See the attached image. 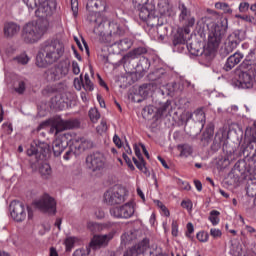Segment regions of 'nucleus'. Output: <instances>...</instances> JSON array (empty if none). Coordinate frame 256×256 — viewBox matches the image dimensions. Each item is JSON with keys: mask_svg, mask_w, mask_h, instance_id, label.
Returning a JSON list of instances; mask_svg holds the SVG:
<instances>
[{"mask_svg": "<svg viewBox=\"0 0 256 256\" xmlns=\"http://www.w3.org/2000/svg\"><path fill=\"white\" fill-rule=\"evenodd\" d=\"M198 25L202 33H208L207 47L203 48V44L197 40L187 44V49L191 55L199 57L205 55L211 59L215 55V51L219 49L221 41L225 38L229 22L226 17L221 16L217 12H212L198 21Z\"/></svg>", "mask_w": 256, "mask_h": 256, "instance_id": "f257e3e1", "label": "nucleus"}, {"mask_svg": "<svg viewBox=\"0 0 256 256\" xmlns=\"http://www.w3.org/2000/svg\"><path fill=\"white\" fill-rule=\"evenodd\" d=\"M65 55V44L60 40L45 41L36 56V65L42 69L57 63Z\"/></svg>", "mask_w": 256, "mask_h": 256, "instance_id": "f03ea898", "label": "nucleus"}, {"mask_svg": "<svg viewBox=\"0 0 256 256\" xmlns=\"http://www.w3.org/2000/svg\"><path fill=\"white\" fill-rule=\"evenodd\" d=\"M97 29L99 30L102 40L107 45H118L119 49H129L130 44L128 39L121 40V37L125 35V30L115 22H100Z\"/></svg>", "mask_w": 256, "mask_h": 256, "instance_id": "7ed1b4c3", "label": "nucleus"}, {"mask_svg": "<svg viewBox=\"0 0 256 256\" xmlns=\"http://www.w3.org/2000/svg\"><path fill=\"white\" fill-rule=\"evenodd\" d=\"M87 139L84 137L75 136L71 133H64L59 135L52 143V149L55 157H59L69 147V145H74L75 149L78 151L87 149Z\"/></svg>", "mask_w": 256, "mask_h": 256, "instance_id": "20e7f679", "label": "nucleus"}, {"mask_svg": "<svg viewBox=\"0 0 256 256\" xmlns=\"http://www.w3.org/2000/svg\"><path fill=\"white\" fill-rule=\"evenodd\" d=\"M50 126V133H61V131H67V129H79L81 127V122L79 119H70V120H63L60 117L54 118L52 120H46L42 122L37 130L41 131V129H45V127Z\"/></svg>", "mask_w": 256, "mask_h": 256, "instance_id": "39448f33", "label": "nucleus"}, {"mask_svg": "<svg viewBox=\"0 0 256 256\" xmlns=\"http://www.w3.org/2000/svg\"><path fill=\"white\" fill-rule=\"evenodd\" d=\"M47 32V26L38 21L28 22L22 30V39L25 43H37Z\"/></svg>", "mask_w": 256, "mask_h": 256, "instance_id": "423d86ee", "label": "nucleus"}, {"mask_svg": "<svg viewBox=\"0 0 256 256\" xmlns=\"http://www.w3.org/2000/svg\"><path fill=\"white\" fill-rule=\"evenodd\" d=\"M115 237V231H111L104 235H94L90 241L89 248L77 249L74 251L73 256H89L91 249L97 250L103 247H107L109 242Z\"/></svg>", "mask_w": 256, "mask_h": 256, "instance_id": "0eeeda50", "label": "nucleus"}, {"mask_svg": "<svg viewBox=\"0 0 256 256\" xmlns=\"http://www.w3.org/2000/svg\"><path fill=\"white\" fill-rule=\"evenodd\" d=\"M232 83L238 89H251L253 87V76L249 72L241 70V68H236Z\"/></svg>", "mask_w": 256, "mask_h": 256, "instance_id": "6e6552de", "label": "nucleus"}, {"mask_svg": "<svg viewBox=\"0 0 256 256\" xmlns=\"http://www.w3.org/2000/svg\"><path fill=\"white\" fill-rule=\"evenodd\" d=\"M169 107H171V101H166L159 108L149 105L143 108L142 115L144 119H155L157 121L164 115H167Z\"/></svg>", "mask_w": 256, "mask_h": 256, "instance_id": "1a4fd4ad", "label": "nucleus"}, {"mask_svg": "<svg viewBox=\"0 0 256 256\" xmlns=\"http://www.w3.org/2000/svg\"><path fill=\"white\" fill-rule=\"evenodd\" d=\"M69 74V66L68 65H54L50 68H48L44 74L43 77L45 81L48 83H55V81H60L65 77L66 75Z\"/></svg>", "mask_w": 256, "mask_h": 256, "instance_id": "9d476101", "label": "nucleus"}, {"mask_svg": "<svg viewBox=\"0 0 256 256\" xmlns=\"http://www.w3.org/2000/svg\"><path fill=\"white\" fill-rule=\"evenodd\" d=\"M126 195L124 188L113 187L104 193V201L107 205H121V203H125Z\"/></svg>", "mask_w": 256, "mask_h": 256, "instance_id": "9b49d317", "label": "nucleus"}, {"mask_svg": "<svg viewBox=\"0 0 256 256\" xmlns=\"http://www.w3.org/2000/svg\"><path fill=\"white\" fill-rule=\"evenodd\" d=\"M36 8V17L47 19V17H52L55 11H57V0H43Z\"/></svg>", "mask_w": 256, "mask_h": 256, "instance_id": "f8f14e48", "label": "nucleus"}, {"mask_svg": "<svg viewBox=\"0 0 256 256\" xmlns=\"http://www.w3.org/2000/svg\"><path fill=\"white\" fill-rule=\"evenodd\" d=\"M110 214L115 219H131L135 215V204L127 202L122 206H116L110 209Z\"/></svg>", "mask_w": 256, "mask_h": 256, "instance_id": "ddd939ff", "label": "nucleus"}, {"mask_svg": "<svg viewBox=\"0 0 256 256\" xmlns=\"http://www.w3.org/2000/svg\"><path fill=\"white\" fill-rule=\"evenodd\" d=\"M147 53V48L145 47H138L131 51H129L126 55L123 56L121 59V63L126 71V73H132L133 69L135 67H131V61L133 59H137L138 57H141V55H145Z\"/></svg>", "mask_w": 256, "mask_h": 256, "instance_id": "4468645a", "label": "nucleus"}, {"mask_svg": "<svg viewBox=\"0 0 256 256\" xmlns=\"http://www.w3.org/2000/svg\"><path fill=\"white\" fill-rule=\"evenodd\" d=\"M33 205L36 209L43 211V213L55 214L57 203L53 197L49 196V194H44L40 199L35 200Z\"/></svg>", "mask_w": 256, "mask_h": 256, "instance_id": "2eb2a0df", "label": "nucleus"}, {"mask_svg": "<svg viewBox=\"0 0 256 256\" xmlns=\"http://www.w3.org/2000/svg\"><path fill=\"white\" fill-rule=\"evenodd\" d=\"M86 166L90 171H101L105 167V157L99 152H95L86 157Z\"/></svg>", "mask_w": 256, "mask_h": 256, "instance_id": "dca6fc26", "label": "nucleus"}, {"mask_svg": "<svg viewBox=\"0 0 256 256\" xmlns=\"http://www.w3.org/2000/svg\"><path fill=\"white\" fill-rule=\"evenodd\" d=\"M11 217L14 221L21 222L27 218V212H25V204L21 201L14 200L10 204Z\"/></svg>", "mask_w": 256, "mask_h": 256, "instance_id": "f3484780", "label": "nucleus"}, {"mask_svg": "<svg viewBox=\"0 0 256 256\" xmlns=\"http://www.w3.org/2000/svg\"><path fill=\"white\" fill-rule=\"evenodd\" d=\"M178 9L180 11L179 22L182 23L184 27H193V25H195V16L191 14V10L183 3H179Z\"/></svg>", "mask_w": 256, "mask_h": 256, "instance_id": "a211bd4d", "label": "nucleus"}, {"mask_svg": "<svg viewBox=\"0 0 256 256\" xmlns=\"http://www.w3.org/2000/svg\"><path fill=\"white\" fill-rule=\"evenodd\" d=\"M137 8L139 9V17L142 21L155 19V5L145 4Z\"/></svg>", "mask_w": 256, "mask_h": 256, "instance_id": "6ab92c4d", "label": "nucleus"}, {"mask_svg": "<svg viewBox=\"0 0 256 256\" xmlns=\"http://www.w3.org/2000/svg\"><path fill=\"white\" fill-rule=\"evenodd\" d=\"M246 137H248V147L254 149L252 159L256 161V122H254L252 127L246 129Z\"/></svg>", "mask_w": 256, "mask_h": 256, "instance_id": "aec40b11", "label": "nucleus"}, {"mask_svg": "<svg viewBox=\"0 0 256 256\" xmlns=\"http://www.w3.org/2000/svg\"><path fill=\"white\" fill-rule=\"evenodd\" d=\"M245 57L241 52H235L233 55L227 58V61L224 65V71H231L236 65L241 63V60Z\"/></svg>", "mask_w": 256, "mask_h": 256, "instance_id": "412c9836", "label": "nucleus"}, {"mask_svg": "<svg viewBox=\"0 0 256 256\" xmlns=\"http://www.w3.org/2000/svg\"><path fill=\"white\" fill-rule=\"evenodd\" d=\"M241 43V39L239 38V34L232 33L228 36L226 40L225 50L227 53H231L234 49H237V46Z\"/></svg>", "mask_w": 256, "mask_h": 256, "instance_id": "4be33fe9", "label": "nucleus"}, {"mask_svg": "<svg viewBox=\"0 0 256 256\" xmlns=\"http://www.w3.org/2000/svg\"><path fill=\"white\" fill-rule=\"evenodd\" d=\"M158 11L162 17H173L175 15L173 7H171L168 0H161L158 3Z\"/></svg>", "mask_w": 256, "mask_h": 256, "instance_id": "5701e85b", "label": "nucleus"}, {"mask_svg": "<svg viewBox=\"0 0 256 256\" xmlns=\"http://www.w3.org/2000/svg\"><path fill=\"white\" fill-rule=\"evenodd\" d=\"M20 29L19 25L13 22H8L4 25V35L6 37H13V35H17V33H19Z\"/></svg>", "mask_w": 256, "mask_h": 256, "instance_id": "b1692460", "label": "nucleus"}, {"mask_svg": "<svg viewBox=\"0 0 256 256\" xmlns=\"http://www.w3.org/2000/svg\"><path fill=\"white\" fill-rule=\"evenodd\" d=\"M13 89L18 95H23L27 89V79L18 78L13 84Z\"/></svg>", "mask_w": 256, "mask_h": 256, "instance_id": "393cba45", "label": "nucleus"}, {"mask_svg": "<svg viewBox=\"0 0 256 256\" xmlns=\"http://www.w3.org/2000/svg\"><path fill=\"white\" fill-rule=\"evenodd\" d=\"M150 67L151 62L149 61V58L141 57L138 64L136 65V71H138V73H147Z\"/></svg>", "mask_w": 256, "mask_h": 256, "instance_id": "a878e982", "label": "nucleus"}, {"mask_svg": "<svg viewBox=\"0 0 256 256\" xmlns=\"http://www.w3.org/2000/svg\"><path fill=\"white\" fill-rule=\"evenodd\" d=\"M178 149L180 151V157H189L193 155V147L189 144H182L178 146Z\"/></svg>", "mask_w": 256, "mask_h": 256, "instance_id": "bb28decb", "label": "nucleus"}, {"mask_svg": "<svg viewBox=\"0 0 256 256\" xmlns=\"http://www.w3.org/2000/svg\"><path fill=\"white\" fill-rule=\"evenodd\" d=\"M219 215H221V212L217 210L210 211V216L208 217V220L213 225V227L217 226V224L220 223L221 219L219 218Z\"/></svg>", "mask_w": 256, "mask_h": 256, "instance_id": "cd10ccee", "label": "nucleus"}, {"mask_svg": "<svg viewBox=\"0 0 256 256\" xmlns=\"http://www.w3.org/2000/svg\"><path fill=\"white\" fill-rule=\"evenodd\" d=\"M13 61H15V63H18V65H27V63H29L30 61V58L27 53H22L14 57Z\"/></svg>", "mask_w": 256, "mask_h": 256, "instance_id": "c85d7f7f", "label": "nucleus"}, {"mask_svg": "<svg viewBox=\"0 0 256 256\" xmlns=\"http://www.w3.org/2000/svg\"><path fill=\"white\" fill-rule=\"evenodd\" d=\"M22 1L30 11L37 9V7H39V5L43 3V0H22Z\"/></svg>", "mask_w": 256, "mask_h": 256, "instance_id": "c756f323", "label": "nucleus"}, {"mask_svg": "<svg viewBox=\"0 0 256 256\" xmlns=\"http://www.w3.org/2000/svg\"><path fill=\"white\" fill-rule=\"evenodd\" d=\"M221 143H223V135L221 133H217L214 137L212 149L214 151H218V149H221Z\"/></svg>", "mask_w": 256, "mask_h": 256, "instance_id": "7c9ffc66", "label": "nucleus"}, {"mask_svg": "<svg viewBox=\"0 0 256 256\" xmlns=\"http://www.w3.org/2000/svg\"><path fill=\"white\" fill-rule=\"evenodd\" d=\"M39 171L44 179H49V176L51 175V166L48 163H45L39 168Z\"/></svg>", "mask_w": 256, "mask_h": 256, "instance_id": "2f4dec72", "label": "nucleus"}, {"mask_svg": "<svg viewBox=\"0 0 256 256\" xmlns=\"http://www.w3.org/2000/svg\"><path fill=\"white\" fill-rule=\"evenodd\" d=\"M216 9H220L223 11V13H227L228 15H231L233 13V9L229 6V4L225 2H218L215 4Z\"/></svg>", "mask_w": 256, "mask_h": 256, "instance_id": "473e14b6", "label": "nucleus"}, {"mask_svg": "<svg viewBox=\"0 0 256 256\" xmlns=\"http://www.w3.org/2000/svg\"><path fill=\"white\" fill-rule=\"evenodd\" d=\"M88 115H89L90 121L92 123H97V121H99V119H101V114L99 113V110H97V108H91L89 110Z\"/></svg>", "mask_w": 256, "mask_h": 256, "instance_id": "72a5a7b5", "label": "nucleus"}, {"mask_svg": "<svg viewBox=\"0 0 256 256\" xmlns=\"http://www.w3.org/2000/svg\"><path fill=\"white\" fill-rule=\"evenodd\" d=\"M162 75H165V70L163 68H159L154 72L150 73L149 78L152 81H157L158 79H161Z\"/></svg>", "mask_w": 256, "mask_h": 256, "instance_id": "f704fd0d", "label": "nucleus"}, {"mask_svg": "<svg viewBox=\"0 0 256 256\" xmlns=\"http://www.w3.org/2000/svg\"><path fill=\"white\" fill-rule=\"evenodd\" d=\"M82 86L85 89V91H93L94 86L93 82H91V79L89 78V74H85L84 83H82Z\"/></svg>", "mask_w": 256, "mask_h": 256, "instance_id": "c9c22d12", "label": "nucleus"}, {"mask_svg": "<svg viewBox=\"0 0 256 256\" xmlns=\"http://www.w3.org/2000/svg\"><path fill=\"white\" fill-rule=\"evenodd\" d=\"M186 40L183 34H176L173 39V45L174 47H177V45H185Z\"/></svg>", "mask_w": 256, "mask_h": 256, "instance_id": "e433bc0d", "label": "nucleus"}, {"mask_svg": "<svg viewBox=\"0 0 256 256\" xmlns=\"http://www.w3.org/2000/svg\"><path fill=\"white\" fill-rule=\"evenodd\" d=\"M196 238L198 241H200V243H207V241H209V233L200 231L196 234Z\"/></svg>", "mask_w": 256, "mask_h": 256, "instance_id": "4c0bfd02", "label": "nucleus"}, {"mask_svg": "<svg viewBox=\"0 0 256 256\" xmlns=\"http://www.w3.org/2000/svg\"><path fill=\"white\" fill-rule=\"evenodd\" d=\"M194 115L196 117V121L198 123H201L203 125V123H205V112H203V110L198 109L194 112Z\"/></svg>", "mask_w": 256, "mask_h": 256, "instance_id": "58836bf2", "label": "nucleus"}, {"mask_svg": "<svg viewBox=\"0 0 256 256\" xmlns=\"http://www.w3.org/2000/svg\"><path fill=\"white\" fill-rule=\"evenodd\" d=\"M121 239L122 241H125V243H131V241L136 239V235L134 232H127L122 235Z\"/></svg>", "mask_w": 256, "mask_h": 256, "instance_id": "ea45409f", "label": "nucleus"}, {"mask_svg": "<svg viewBox=\"0 0 256 256\" xmlns=\"http://www.w3.org/2000/svg\"><path fill=\"white\" fill-rule=\"evenodd\" d=\"M149 89H151V85L143 84L139 87V95H141V97H147L149 95Z\"/></svg>", "mask_w": 256, "mask_h": 256, "instance_id": "a19ab883", "label": "nucleus"}, {"mask_svg": "<svg viewBox=\"0 0 256 256\" xmlns=\"http://www.w3.org/2000/svg\"><path fill=\"white\" fill-rule=\"evenodd\" d=\"M75 241L76 238L75 237H68L65 239V246H66V251H71V249H73V247H75Z\"/></svg>", "mask_w": 256, "mask_h": 256, "instance_id": "79ce46f5", "label": "nucleus"}, {"mask_svg": "<svg viewBox=\"0 0 256 256\" xmlns=\"http://www.w3.org/2000/svg\"><path fill=\"white\" fill-rule=\"evenodd\" d=\"M134 165H136L137 169H139L140 171H143V169H145V159L144 158H140L137 160V158L133 157L132 158Z\"/></svg>", "mask_w": 256, "mask_h": 256, "instance_id": "37998d69", "label": "nucleus"}, {"mask_svg": "<svg viewBox=\"0 0 256 256\" xmlns=\"http://www.w3.org/2000/svg\"><path fill=\"white\" fill-rule=\"evenodd\" d=\"M210 235L213 239H221V237H223V232L219 228H211Z\"/></svg>", "mask_w": 256, "mask_h": 256, "instance_id": "c03bdc74", "label": "nucleus"}, {"mask_svg": "<svg viewBox=\"0 0 256 256\" xmlns=\"http://www.w3.org/2000/svg\"><path fill=\"white\" fill-rule=\"evenodd\" d=\"M71 10L74 17H77L79 14V1L78 0H71Z\"/></svg>", "mask_w": 256, "mask_h": 256, "instance_id": "a18cd8bd", "label": "nucleus"}, {"mask_svg": "<svg viewBox=\"0 0 256 256\" xmlns=\"http://www.w3.org/2000/svg\"><path fill=\"white\" fill-rule=\"evenodd\" d=\"M107 129H109V126H107V120H101L100 125L97 126V132L105 133Z\"/></svg>", "mask_w": 256, "mask_h": 256, "instance_id": "49530a36", "label": "nucleus"}, {"mask_svg": "<svg viewBox=\"0 0 256 256\" xmlns=\"http://www.w3.org/2000/svg\"><path fill=\"white\" fill-rule=\"evenodd\" d=\"M181 207H183V209H187V211H192L193 202L191 200H183L181 202Z\"/></svg>", "mask_w": 256, "mask_h": 256, "instance_id": "de8ad7c7", "label": "nucleus"}, {"mask_svg": "<svg viewBox=\"0 0 256 256\" xmlns=\"http://www.w3.org/2000/svg\"><path fill=\"white\" fill-rule=\"evenodd\" d=\"M39 153V147L37 145L31 144L30 148L27 150V155L32 157V155H37Z\"/></svg>", "mask_w": 256, "mask_h": 256, "instance_id": "09e8293b", "label": "nucleus"}, {"mask_svg": "<svg viewBox=\"0 0 256 256\" xmlns=\"http://www.w3.org/2000/svg\"><path fill=\"white\" fill-rule=\"evenodd\" d=\"M69 150L64 154L63 159H65V161H69L71 155H75V152L73 151V149H75V145H68Z\"/></svg>", "mask_w": 256, "mask_h": 256, "instance_id": "8fccbe9b", "label": "nucleus"}, {"mask_svg": "<svg viewBox=\"0 0 256 256\" xmlns=\"http://www.w3.org/2000/svg\"><path fill=\"white\" fill-rule=\"evenodd\" d=\"M171 229L173 237H177V235H179V225L177 224V221L174 220L172 222Z\"/></svg>", "mask_w": 256, "mask_h": 256, "instance_id": "3c124183", "label": "nucleus"}, {"mask_svg": "<svg viewBox=\"0 0 256 256\" xmlns=\"http://www.w3.org/2000/svg\"><path fill=\"white\" fill-rule=\"evenodd\" d=\"M72 73L74 75H79V73H81V68L79 67V63H77V61H72Z\"/></svg>", "mask_w": 256, "mask_h": 256, "instance_id": "603ef678", "label": "nucleus"}, {"mask_svg": "<svg viewBox=\"0 0 256 256\" xmlns=\"http://www.w3.org/2000/svg\"><path fill=\"white\" fill-rule=\"evenodd\" d=\"M3 129H4V133H6V135H11L13 133V125L9 124V123H4L2 125Z\"/></svg>", "mask_w": 256, "mask_h": 256, "instance_id": "864d4df0", "label": "nucleus"}, {"mask_svg": "<svg viewBox=\"0 0 256 256\" xmlns=\"http://www.w3.org/2000/svg\"><path fill=\"white\" fill-rule=\"evenodd\" d=\"M187 232H186V237L191 239V234L195 231V227L193 226V223L189 222L186 226Z\"/></svg>", "mask_w": 256, "mask_h": 256, "instance_id": "5fc2aeb1", "label": "nucleus"}, {"mask_svg": "<svg viewBox=\"0 0 256 256\" xmlns=\"http://www.w3.org/2000/svg\"><path fill=\"white\" fill-rule=\"evenodd\" d=\"M239 11H240V13H247V11H249V3L241 2L239 4Z\"/></svg>", "mask_w": 256, "mask_h": 256, "instance_id": "6e6d98bb", "label": "nucleus"}, {"mask_svg": "<svg viewBox=\"0 0 256 256\" xmlns=\"http://www.w3.org/2000/svg\"><path fill=\"white\" fill-rule=\"evenodd\" d=\"M113 143L118 147V149H121L123 147V142L121 141V138L117 134L113 137Z\"/></svg>", "mask_w": 256, "mask_h": 256, "instance_id": "4d7b16f0", "label": "nucleus"}, {"mask_svg": "<svg viewBox=\"0 0 256 256\" xmlns=\"http://www.w3.org/2000/svg\"><path fill=\"white\" fill-rule=\"evenodd\" d=\"M135 7H141L143 5H150L149 0H133Z\"/></svg>", "mask_w": 256, "mask_h": 256, "instance_id": "13d9d810", "label": "nucleus"}, {"mask_svg": "<svg viewBox=\"0 0 256 256\" xmlns=\"http://www.w3.org/2000/svg\"><path fill=\"white\" fill-rule=\"evenodd\" d=\"M87 227H88V229H90V231H97V229H99V223L88 222Z\"/></svg>", "mask_w": 256, "mask_h": 256, "instance_id": "bf43d9fd", "label": "nucleus"}, {"mask_svg": "<svg viewBox=\"0 0 256 256\" xmlns=\"http://www.w3.org/2000/svg\"><path fill=\"white\" fill-rule=\"evenodd\" d=\"M101 0H96L94 2L95 9H99L100 11H105V4H102Z\"/></svg>", "mask_w": 256, "mask_h": 256, "instance_id": "052dcab7", "label": "nucleus"}, {"mask_svg": "<svg viewBox=\"0 0 256 256\" xmlns=\"http://www.w3.org/2000/svg\"><path fill=\"white\" fill-rule=\"evenodd\" d=\"M134 151L138 159H143V155L141 154V149L137 147V144L134 145Z\"/></svg>", "mask_w": 256, "mask_h": 256, "instance_id": "680f3d73", "label": "nucleus"}, {"mask_svg": "<svg viewBox=\"0 0 256 256\" xmlns=\"http://www.w3.org/2000/svg\"><path fill=\"white\" fill-rule=\"evenodd\" d=\"M74 85L77 91H81V85H83V80L75 79Z\"/></svg>", "mask_w": 256, "mask_h": 256, "instance_id": "e2e57ef3", "label": "nucleus"}, {"mask_svg": "<svg viewBox=\"0 0 256 256\" xmlns=\"http://www.w3.org/2000/svg\"><path fill=\"white\" fill-rule=\"evenodd\" d=\"M194 185L197 191H203V184L199 180H194Z\"/></svg>", "mask_w": 256, "mask_h": 256, "instance_id": "0e129e2a", "label": "nucleus"}, {"mask_svg": "<svg viewBox=\"0 0 256 256\" xmlns=\"http://www.w3.org/2000/svg\"><path fill=\"white\" fill-rule=\"evenodd\" d=\"M158 161H160V163L164 167V169H169V165L167 164V161H165V159H163V157L158 156Z\"/></svg>", "mask_w": 256, "mask_h": 256, "instance_id": "69168bd1", "label": "nucleus"}, {"mask_svg": "<svg viewBox=\"0 0 256 256\" xmlns=\"http://www.w3.org/2000/svg\"><path fill=\"white\" fill-rule=\"evenodd\" d=\"M160 211L162 212V214L165 217H169V215H171V213L169 212V209L167 208V206H164V207L160 208Z\"/></svg>", "mask_w": 256, "mask_h": 256, "instance_id": "338daca9", "label": "nucleus"}, {"mask_svg": "<svg viewBox=\"0 0 256 256\" xmlns=\"http://www.w3.org/2000/svg\"><path fill=\"white\" fill-rule=\"evenodd\" d=\"M97 219H103V217H105V212L103 210H98L95 213Z\"/></svg>", "mask_w": 256, "mask_h": 256, "instance_id": "774afa93", "label": "nucleus"}]
</instances>
